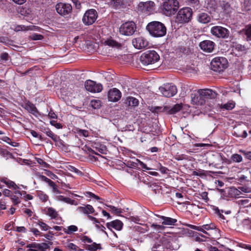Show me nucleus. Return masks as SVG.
Returning <instances> with one entry per match:
<instances>
[{"label": "nucleus", "instance_id": "nucleus-30", "mask_svg": "<svg viewBox=\"0 0 251 251\" xmlns=\"http://www.w3.org/2000/svg\"><path fill=\"white\" fill-rule=\"evenodd\" d=\"M1 182L5 183L7 186L13 190L19 189V187L13 181L10 180L2 179Z\"/></svg>", "mask_w": 251, "mask_h": 251}, {"label": "nucleus", "instance_id": "nucleus-39", "mask_svg": "<svg viewBox=\"0 0 251 251\" xmlns=\"http://www.w3.org/2000/svg\"><path fill=\"white\" fill-rule=\"evenodd\" d=\"M16 29L17 31H20V30L26 31V30H31L33 29V26H25L24 25H21L17 26L16 27Z\"/></svg>", "mask_w": 251, "mask_h": 251}, {"label": "nucleus", "instance_id": "nucleus-14", "mask_svg": "<svg viewBox=\"0 0 251 251\" xmlns=\"http://www.w3.org/2000/svg\"><path fill=\"white\" fill-rule=\"evenodd\" d=\"M191 101L194 104L197 105H202L206 102V100L204 99L200 92V90L198 91V94H192L191 96Z\"/></svg>", "mask_w": 251, "mask_h": 251}, {"label": "nucleus", "instance_id": "nucleus-25", "mask_svg": "<svg viewBox=\"0 0 251 251\" xmlns=\"http://www.w3.org/2000/svg\"><path fill=\"white\" fill-rule=\"evenodd\" d=\"M24 108L34 115L36 116L38 114V111L35 105L29 102L25 104Z\"/></svg>", "mask_w": 251, "mask_h": 251}, {"label": "nucleus", "instance_id": "nucleus-17", "mask_svg": "<svg viewBox=\"0 0 251 251\" xmlns=\"http://www.w3.org/2000/svg\"><path fill=\"white\" fill-rule=\"evenodd\" d=\"M201 95L203 96L206 101L208 99H214L217 97V93L211 89L200 90Z\"/></svg>", "mask_w": 251, "mask_h": 251}, {"label": "nucleus", "instance_id": "nucleus-28", "mask_svg": "<svg viewBox=\"0 0 251 251\" xmlns=\"http://www.w3.org/2000/svg\"><path fill=\"white\" fill-rule=\"evenodd\" d=\"M241 32L246 35L247 41L251 40V25H246Z\"/></svg>", "mask_w": 251, "mask_h": 251}, {"label": "nucleus", "instance_id": "nucleus-13", "mask_svg": "<svg viewBox=\"0 0 251 251\" xmlns=\"http://www.w3.org/2000/svg\"><path fill=\"white\" fill-rule=\"evenodd\" d=\"M132 43L134 48L138 50L144 49L148 45V42L143 37L133 39Z\"/></svg>", "mask_w": 251, "mask_h": 251}, {"label": "nucleus", "instance_id": "nucleus-48", "mask_svg": "<svg viewBox=\"0 0 251 251\" xmlns=\"http://www.w3.org/2000/svg\"><path fill=\"white\" fill-rule=\"evenodd\" d=\"M106 206L109 207L111 209V212L114 214H118L121 213V210L120 209H118L114 206L107 205H106Z\"/></svg>", "mask_w": 251, "mask_h": 251}, {"label": "nucleus", "instance_id": "nucleus-47", "mask_svg": "<svg viewBox=\"0 0 251 251\" xmlns=\"http://www.w3.org/2000/svg\"><path fill=\"white\" fill-rule=\"evenodd\" d=\"M30 38L33 40H41L43 39V36L41 34L34 33L30 36Z\"/></svg>", "mask_w": 251, "mask_h": 251}, {"label": "nucleus", "instance_id": "nucleus-6", "mask_svg": "<svg viewBox=\"0 0 251 251\" xmlns=\"http://www.w3.org/2000/svg\"><path fill=\"white\" fill-rule=\"evenodd\" d=\"M97 18V12L94 9H91L85 13L82 18V22L85 25H91L95 23Z\"/></svg>", "mask_w": 251, "mask_h": 251}, {"label": "nucleus", "instance_id": "nucleus-15", "mask_svg": "<svg viewBox=\"0 0 251 251\" xmlns=\"http://www.w3.org/2000/svg\"><path fill=\"white\" fill-rule=\"evenodd\" d=\"M201 49L206 52H211L214 49L215 43L210 40H204L200 43Z\"/></svg>", "mask_w": 251, "mask_h": 251}, {"label": "nucleus", "instance_id": "nucleus-56", "mask_svg": "<svg viewBox=\"0 0 251 251\" xmlns=\"http://www.w3.org/2000/svg\"><path fill=\"white\" fill-rule=\"evenodd\" d=\"M70 170L72 172L75 173L76 174H77L78 175L82 174V173L80 171H79L78 169H76V168H75V167H73V166L70 167Z\"/></svg>", "mask_w": 251, "mask_h": 251}, {"label": "nucleus", "instance_id": "nucleus-35", "mask_svg": "<svg viewBox=\"0 0 251 251\" xmlns=\"http://www.w3.org/2000/svg\"><path fill=\"white\" fill-rule=\"evenodd\" d=\"M36 193L37 197L42 202H46L48 200V196L43 192L37 191Z\"/></svg>", "mask_w": 251, "mask_h": 251}, {"label": "nucleus", "instance_id": "nucleus-60", "mask_svg": "<svg viewBox=\"0 0 251 251\" xmlns=\"http://www.w3.org/2000/svg\"><path fill=\"white\" fill-rule=\"evenodd\" d=\"M88 218L89 220L92 221L94 224H96V225L99 223L98 220L92 216L88 215Z\"/></svg>", "mask_w": 251, "mask_h": 251}, {"label": "nucleus", "instance_id": "nucleus-21", "mask_svg": "<svg viewBox=\"0 0 251 251\" xmlns=\"http://www.w3.org/2000/svg\"><path fill=\"white\" fill-rule=\"evenodd\" d=\"M60 93L61 95L64 97H62L63 99H65L66 98H70V97H74L75 91L72 90L71 87H67V88H62L60 89Z\"/></svg>", "mask_w": 251, "mask_h": 251}, {"label": "nucleus", "instance_id": "nucleus-26", "mask_svg": "<svg viewBox=\"0 0 251 251\" xmlns=\"http://www.w3.org/2000/svg\"><path fill=\"white\" fill-rule=\"evenodd\" d=\"M126 104L128 106L134 107L139 104L138 100L133 97H128L126 100Z\"/></svg>", "mask_w": 251, "mask_h": 251}, {"label": "nucleus", "instance_id": "nucleus-36", "mask_svg": "<svg viewBox=\"0 0 251 251\" xmlns=\"http://www.w3.org/2000/svg\"><path fill=\"white\" fill-rule=\"evenodd\" d=\"M0 155L6 158V159L12 157V155L10 152L1 148H0Z\"/></svg>", "mask_w": 251, "mask_h": 251}, {"label": "nucleus", "instance_id": "nucleus-40", "mask_svg": "<svg viewBox=\"0 0 251 251\" xmlns=\"http://www.w3.org/2000/svg\"><path fill=\"white\" fill-rule=\"evenodd\" d=\"M126 0H112V3L116 7H119L123 6Z\"/></svg>", "mask_w": 251, "mask_h": 251}, {"label": "nucleus", "instance_id": "nucleus-4", "mask_svg": "<svg viewBox=\"0 0 251 251\" xmlns=\"http://www.w3.org/2000/svg\"><path fill=\"white\" fill-rule=\"evenodd\" d=\"M227 61L225 57H216L211 62L212 70L216 72H222L227 67Z\"/></svg>", "mask_w": 251, "mask_h": 251}, {"label": "nucleus", "instance_id": "nucleus-3", "mask_svg": "<svg viewBox=\"0 0 251 251\" xmlns=\"http://www.w3.org/2000/svg\"><path fill=\"white\" fill-rule=\"evenodd\" d=\"M178 8V2L176 0H167L164 2L162 12L167 16L174 14Z\"/></svg>", "mask_w": 251, "mask_h": 251}, {"label": "nucleus", "instance_id": "nucleus-19", "mask_svg": "<svg viewBox=\"0 0 251 251\" xmlns=\"http://www.w3.org/2000/svg\"><path fill=\"white\" fill-rule=\"evenodd\" d=\"M123 225L122 222L118 220L106 224L107 227L110 230H112V228H114L117 230H120L122 228Z\"/></svg>", "mask_w": 251, "mask_h": 251}, {"label": "nucleus", "instance_id": "nucleus-50", "mask_svg": "<svg viewBox=\"0 0 251 251\" xmlns=\"http://www.w3.org/2000/svg\"><path fill=\"white\" fill-rule=\"evenodd\" d=\"M76 210L78 212L84 214H88L87 211L85 206H79L77 208Z\"/></svg>", "mask_w": 251, "mask_h": 251}, {"label": "nucleus", "instance_id": "nucleus-5", "mask_svg": "<svg viewBox=\"0 0 251 251\" xmlns=\"http://www.w3.org/2000/svg\"><path fill=\"white\" fill-rule=\"evenodd\" d=\"M192 15V11L189 7H184L178 11L176 16L177 20L180 23L188 22Z\"/></svg>", "mask_w": 251, "mask_h": 251}, {"label": "nucleus", "instance_id": "nucleus-43", "mask_svg": "<svg viewBox=\"0 0 251 251\" xmlns=\"http://www.w3.org/2000/svg\"><path fill=\"white\" fill-rule=\"evenodd\" d=\"M66 247L70 251H76L78 248L77 246L71 242L67 243Z\"/></svg>", "mask_w": 251, "mask_h": 251}, {"label": "nucleus", "instance_id": "nucleus-20", "mask_svg": "<svg viewBox=\"0 0 251 251\" xmlns=\"http://www.w3.org/2000/svg\"><path fill=\"white\" fill-rule=\"evenodd\" d=\"M44 213L47 215L49 216L52 219H58L59 214L57 211L52 207H46L45 208Z\"/></svg>", "mask_w": 251, "mask_h": 251}, {"label": "nucleus", "instance_id": "nucleus-7", "mask_svg": "<svg viewBox=\"0 0 251 251\" xmlns=\"http://www.w3.org/2000/svg\"><path fill=\"white\" fill-rule=\"evenodd\" d=\"M136 29V25L133 22H128L122 24L119 29L120 33L126 36L132 35Z\"/></svg>", "mask_w": 251, "mask_h": 251}, {"label": "nucleus", "instance_id": "nucleus-58", "mask_svg": "<svg viewBox=\"0 0 251 251\" xmlns=\"http://www.w3.org/2000/svg\"><path fill=\"white\" fill-rule=\"evenodd\" d=\"M31 135L35 137V138H39L40 140H42V136L41 135L38 134L34 130H31V132H30Z\"/></svg>", "mask_w": 251, "mask_h": 251}, {"label": "nucleus", "instance_id": "nucleus-29", "mask_svg": "<svg viewBox=\"0 0 251 251\" xmlns=\"http://www.w3.org/2000/svg\"><path fill=\"white\" fill-rule=\"evenodd\" d=\"M56 200L59 201H64L66 203H69V204H70L72 205L76 204L75 200H72V199H70L69 198L64 197V196H61V195L57 196Z\"/></svg>", "mask_w": 251, "mask_h": 251}, {"label": "nucleus", "instance_id": "nucleus-2", "mask_svg": "<svg viewBox=\"0 0 251 251\" xmlns=\"http://www.w3.org/2000/svg\"><path fill=\"white\" fill-rule=\"evenodd\" d=\"M158 53L153 50H148L142 53L140 57V61L144 66L153 64L159 60Z\"/></svg>", "mask_w": 251, "mask_h": 251}, {"label": "nucleus", "instance_id": "nucleus-44", "mask_svg": "<svg viewBox=\"0 0 251 251\" xmlns=\"http://www.w3.org/2000/svg\"><path fill=\"white\" fill-rule=\"evenodd\" d=\"M189 227L193 229L201 231L205 234H208V233L206 232V231H204V229L202 226H197L191 225L189 226Z\"/></svg>", "mask_w": 251, "mask_h": 251}, {"label": "nucleus", "instance_id": "nucleus-12", "mask_svg": "<svg viewBox=\"0 0 251 251\" xmlns=\"http://www.w3.org/2000/svg\"><path fill=\"white\" fill-rule=\"evenodd\" d=\"M85 87L86 90L92 93H99L102 90V86L100 83L95 81L88 80L85 82Z\"/></svg>", "mask_w": 251, "mask_h": 251}, {"label": "nucleus", "instance_id": "nucleus-54", "mask_svg": "<svg viewBox=\"0 0 251 251\" xmlns=\"http://www.w3.org/2000/svg\"><path fill=\"white\" fill-rule=\"evenodd\" d=\"M23 195H24V199L25 201L31 200L33 199V197L29 194H26L25 191H23Z\"/></svg>", "mask_w": 251, "mask_h": 251}, {"label": "nucleus", "instance_id": "nucleus-38", "mask_svg": "<svg viewBox=\"0 0 251 251\" xmlns=\"http://www.w3.org/2000/svg\"><path fill=\"white\" fill-rule=\"evenodd\" d=\"M105 44L110 47H118L120 46L118 43L112 39H108L105 41Z\"/></svg>", "mask_w": 251, "mask_h": 251}, {"label": "nucleus", "instance_id": "nucleus-42", "mask_svg": "<svg viewBox=\"0 0 251 251\" xmlns=\"http://www.w3.org/2000/svg\"><path fill=\"white\" fill-rule=\"evenodd\" d=\"M231 159L235 162H240L242 161V157L238 154H234L231 156Z\"/></svg>", "mask_w": 251, "mask_h": 251}, {"label": "nucleus", "instance_id": "nucleus-32", "mask_svg": "<svg viewBox=\"0 0 251 251\" xmlns=\"http://www.w3.org/2000/svg\"><path fill=\"white\" fill-rule=\"evenodd\" d=\"M235 107V103L233 101H229L224 104L220 105L221 109H224L227 110H230Z\"/></svg>", "mask_w": 251, "mask_h": 251}, {"label": "nucleus", "instance_id": "nucleus-63", "mask_svg": "<svg viewBox=\"0 0 251 251\" xmlns=\"http://www.w3.org/2000/svg\"><path fill=\"white\" fill-rule=\"evenodd\" d=\"M16 231L21 232H25L26 230L24 226H17L16 228Z\"/></svg>", "mask_w": 251, "mask_h": 251}, {"label": "nucleus", "instance_id": "nucleus-49", "mask_svg": "<svg viewBox=\"0 0 251 251\" xmlns=\"http://www.w3.org/2000/svg\"><path fill=\"white\" fill-rule=\"evenodd\" d=\"M34 245H37V243H33L27 245V248H28V251H39L38 248H34Z\"/></svg>", "mask_w": 251, "mask_h": 251}, {"label": "nucleus", "instance_id": "nucleus-9", "mask_svg": "<svg viewBox=\"0 0 251 251\" xmlns=\"http://www.w3.org/2000/svg\"><path fill=\"white\" fill-rule=\"evenodd\" d=\"M159 90L163 96L168 98L174 96L177 93L176 86L172 84H164L160 87Z\"/></svg>", "mask_w": 251, "mask_h": 251}, {"label": "nucleus", "instance_id": "nucleus-57", "mask_svg": "<svg viewBox=\"0 0 251 251\" xmlns=\"http://www.w3.org/2000/svg\"><path fill=\"white\" fill-rule=\"evenodd\" d=\"M202 226L204 229V231L209 230L210 229H212L214 227L213 225H212L211 226L210 225H208V224L204 225Z\"/></svg>", "mask_w": 251, "mask_h": 251}, {"label": "nucleus", "instance_id": "nucleus-16", "mask_svg": "<svg viewBox=\"0 0 251 251\" xmlns=\"http://www.w3.org/2000/svg\"><path fill=\"white\" fill-rule=\"evenodd\" d=\"M121 97V92L117 88H113L108 91V99L111 101H117Z\"/></svg>", "mask_w": 251, "mask_h": 251}, {"label": "nucleus", "instance_id": "nucleus-18", "mask_svg": "<svg viewBox=\"0 0 251 251\" xmlns=\"http://www.w3.org/2000/svg\"><path fill=\"white\" fill-rule=\"evenodd\" d=\"M182 107V104H176L172 107L168 106L164 107L162 111L166 112L169 114H174L179 111Z\"/></svg>", "mask_w": 251, "mask_h": 251}, {"label": "nucleus", "instance_id": "nucleus-53", "mask_svg": "<svg viewBox=\"0 0 251 251\" xmlns=\"http://www.w3.org/2000/svg\"><path fill=\"white\" fill-rule=\"evenodd\" d=\"M86 208V210L87 211L88 214L94 213L95 212V210L93 207L89 204H87L85 206Z\"/></svg>", "mask_w": 251, "mask_h": 251}, {"label": "nucleus", "instance_id": "nucleus-33", "mask_svg": "<svg viewBox=\"0 0 251 251\" xmlns=\"http://www.w3.org/2000/svg\"><path fill=\"white\" fill-rule=\"evenodd\" d=\"M77 229L78 228L76 226L72 225L68 226L67 228H64L63 230L66 233L68 234H71L74 232L76 231Z\"/></svg>", "mask_w": 251, "mask_h": 251}, {"label": "nucleus", "instance_id": "nucleus-64", "mask_svg": "<svg viewBox=\"0 0 251 251\" xmlns=\"http://www.w3.org/2000/svg\"><path fill=\"white\" fill-rule=\"evenodd\" d=\"M8 54L7 53H2L0 55V58L1 60L6 61L8 59Z\"/></svg>", "mask_w": 251, "mask_h": 251}, {"label": "nucleus", "instance_id": "nucleus-31", "mask_svg": "<svg viewBox=\"0 0 251 251\" xmlns=\"http://www.w3.org/2000/svg\"><path fill=\"white\" fill-rule=\"evenodd\" d=\"M50 245H51L50 243L47 244L46 243H42L41 244L37 243V245H34V248H38L39 251H46V250L49 248Z\"/></svg>", "mask_w": 251, "mask_h": 251}, {"label": "nucleus", "instance_id": "nucleus-1", "mask_svg": "<svg viewBox=\"0 0 251 251\" xmlns=\"http://www.w3.org/2000/svg\"><path fill=\"white\" fill-rule=\"evenodd\" d=\"M147 29L152 36L156 37L164 36L166 34L167 30L164 24L157 21L148 24Z\"/></svg>", "mask_w": 251, "mask_h": 251}, {"label": "nucleus", "instance_id": "nucleus-61", "mask_svg": "<svg viewBox=\"0 0 251 251\" xmlns=\"http://www.w3.org/2000/svg\"><path fill=\"white\" fill-rule=\"evenodd\" d=\"M37 161L39 164L43 165L44 167H47L48 166V164L41 158L37 159Z\"/></svg>", "mask_w": 251, "mask_h": 251}, {"label": "nucleus", "instance_id": "nucleus-34", "mask_svg": "<svg viewBox=\"0 0 251 251\" xmlns=\"http://www.w3.org/2000/svg\"><path fill=\"white\" fill-rule=\"evenodd\" d=\"M45 132L48 136L50 137L54 142H57L59 140V137L53 133L50 130L47 129Z\"/></svg>", "mask_w": 251, "mask_h": 251}, {"label": "nucleus", "instance_id": "nucleus-8", "mask_svg": "<svg viewBox=\"0 0 251 251\" xmlns=\"http://www.w3.org/2000/svg\"><path fill=\"white\" fill-rule=\"evenodd\" d=\"M138 10L145 14L150 15L155 10V4L152 1L140 2L138 5Z\"/></svg>", "mask_w": 251, "mask_h": 251}, {"label": "nucleus", "instance_id": "nucleus-46", "mask_svg": "<svg viewBox=\"0 0 251 251\" xmlns=\"http://www.w3.org/2000/svg\"><path fill=\"white\" fill-rule=\"evenodd\" d=\"M37 224L39 226L41 229L44 231H47L50 228L47 224L43 222L39 221Z\"/></svg>", "mask_w": 251, "mask_h": 251}, {"label": "nucleus", "instance_id": "nucleus-59", "mask_svg": "<svg viewBox=\"0 0 251 251\" xmlns=\"http://www.w3.org/2000/svg\"><path fill=\"white\" fill-rule=\"evenodd\" d=\"M48 116L49 118L51 120L56 119L57 117V115L53 112H49Z\"/></svg>", "mask_w": 251, "mask_h": 251}, {"label": "nucleus", "instance_id": "nucleus-10", "mask_svg": "<svg viewBox=\"0 0 251 251\" xmlns=\"http://www.w3.org/2000/svg\"><path fill=\"white\" fill-rule=\"evenodd\" d=\"M57 12L61 16H67L71 13L72 7L70 4L59 3L55 6Z\"/></svg>", "mask_w": 251, "mask_h": 251}, {"label": "nucleus", "instance_id": "nucleus-52", "mask_svg": "<svg viewBox=\"0 0 251 251\" xmlns=\"http://www.w3.org/2000/svg\"><path fill=\"white\" fill-rule=\"evenodd\" d=\"M78 133L80 135H82L83 136H84L85 137H87L89 136V132H88V131H87L86 130L79 129L78 131Z\"/></svg>", "mask_w": 251, "mask_h": 251}, {"label": "nucleus", "instance_id": "nucleus-37", "mask_svg": "<svg viewBox=\"0 0 251 251\" xmlns=\"http://www.w3.org/2000/svg\"><path fill=\"white\" fill-rule=\"evenodd\" d=\"M39 179L41 181L46 182L48 183L50 186H52L53 185V181H52L50 179L47 177L46 176L43 175H39Z\"/></svg>", "mask_w": 251, "mask_h": 251}, {"label": "nucleus", "instance_id": "nucleus-22", "mask_svg": "<svg viewBox=\"0 0 251 251\" xmlns=\"http://www.w3.org/2000/svg\"><path fill=\"white\" fill-rule=\"evenodd\" d=\"M198 21L202 24H207L210 22L211 17L205 13H201L198 15Z\"/></svg>", "mask_w": 251, "mask_h": 251}, {"label": "nucleus", "instance_id": "nucleus-55", "mask_svg": "<svg viewBox=\"0 0 251 251\" xmlns=\"http://www.w3.org/2000/svg\"><path fill=\"white\" fill-rule=\"evenodd\" d=\"M87 194L89 197L94 198L97 200H101L99 196L96 195L95 194L92 193V192H87Z\"/></svg>", "mask_w": 251, "mask_h": 251}, {"label": "nucleus", "instance_id": "nucleus-23", "mask_svg": "<svg viewBox=\"0 0 251 251\" xmlns=\"http://www.w3.org/2000/svg\"><path fill=\"white\" fill-rule=\"evenodd\" d=\"M128 164L132 168H137L138 164H140V165L145 170H150L151 169V168L148 167L147 165L145 164H144L143 162H142L141 161L138 159H136L135 160V161L128 162Z\"/></svg>", "mask_w": 251, "mask_h": 251}, {"label": "nucleus", "instance_id": "nucleus-41", "mask_svg": "<svg viewBox=\"0 0 251 251\" xmlns=\"http://www.w3.org/2000/svg\"><path fill=\"white\" fill-rule=\"evenodd\" d=\"M90 104L93 108L97 109L100 106V102L99 100H93L91 101Z\"/></svg>", "mask_w": 251, "mask_h": 251}, {"label": "nucleus", "instance_id": "nucleus-62", "mask_svg": "<svg viewBox=\"0 0 251 251\" xmlns=\"http://www.w3.org/2000/svg\"><path fill=\"white\" fill-rule=\"evenodd\" d=\"M82 240L85 243H90V244L93 243L92 239L86 236H85L83 237Z\"/></svg>", "mask_w": 251, "mask_h": 251}, {"label": "nucleus", "instance_id": "nucleus-24", "mask_svg": "<svg viewBox=\"0 0 251 251\" xmlns=\"http://www.w3.org/2000/svg\"><path fill=\"white\" fill-rule=\"evenodd\" d=\"M160 218L163 220L162 225L167 226H174L177 222L176 219L170 217L161 216Z\"/></svg>", "mask_w": 251, "mask_h": 251}, {"label": "nucleus", "instance_id": "nucleus-45", "mask_svg": "<svg viewBox=\"0 0 251 251\" xmlns=\"http://www.w3.org/2000/svg\"><path fill=\"white\" fill-rule=\"evenodd\" d=\"M11 199L15 205H16L21 202L20 197L17 195H11Z\"/></svg>", "mask_w": 251, "mask_h": 251}, {"label": "nucleus", "instance_id": "nucleus-27", "mask_svg": "<svg viewBox=\"0 0 251 251\" xmlns=\"http://www.w3.org/2000/svg\"><path fill=\"white\" fill-rule=\"evenodd\" d=\"M102 249L100 244H97L95 242L86 245V249L89 251H97L98 250H101Z\"/></svg>", "mask_w": 251, "mask_h": 251}, {"label": "nucleus", "instance_id": "nucleus-51", "mask_svg": "<svg viewBox=\"0 0 251 251\" xmlns=\"http://www.w3.org/2000/svg\"><path fill=\"white\" fill-rule=\"evenodd\" d=\"M151 227L157 230H162L165 228V227L162 225H159L155 224L151 225Z\"/></svg>", "mask_w": 251, "mask_h": 251}, {"label": "nucleus", "instance_id": "nucleus-11", "mask_svg": "<svg viewBox=\"0 0 251 251\" xmlns=\"http://www.w3.org/2000/svg\"><path fill=\"white\" fill-rule=\"evenodd\" d=\"M211 33L218 38H226L228 35V30L221 26H213L210 30Z\"/></svg>", "mask_w": 251, "mask_h": 251}]
</instances>
